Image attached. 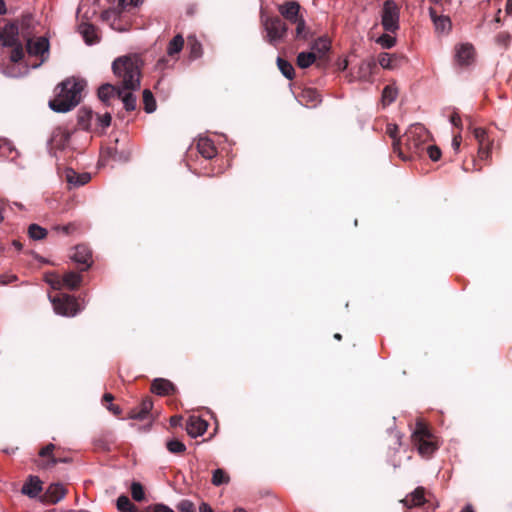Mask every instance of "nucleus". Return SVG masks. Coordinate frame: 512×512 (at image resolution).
<instances>
[{
	"label": "nucleus",
	"instance_id": "obj_23",
	"mask_svg": "<svg viewBox=\"0 0 512 512\" xmlns=\"http://www.w3.org/2000/svg\"><path fill=\"white\" fill-rule=\"evenodd\" d=\"M456 61L461 66L469 65L474 58V48L471 44H462L456 50Z\"/></svg>",
	"mask_w": 512,
	"mask_h": 512
},
{
	"label": "nucleus",
	"instance_id": "obj_29",
	"mask_svg": "<svg viewBox=\"0 0 512 512\" xmlns=\"http://www.w3.org/2000/svg\"><path fill=\"white\" fill-rule=\"evenodd\" d=\"M112 444H114V441L110 432L103 433L93 440L94 448L97 451L108 452Z\"/></svg>",
	"mask_w": 512,
	"mask_h": 512
},
{
	"label": "nucleus",
	"instance_id": "obj_14",
	"mask_svg": "<svg viewBox=\"0 0 512 512\" xmlns=\"http://www.w3.org/2000/svg\"><path fill=\"white\" fill-rule=\"evenodd\" d=\"M427 502L426 489L422 486L417 487L413 492L409 493L401 503L408 508L420 507Z\"/></svg>",
	"mask_w": 512,
	"mask_h": 512
},
{
	"label": "nucleus",
	"instance_id": "obj_63",
	"mask_svg": "<svg viewBox=\"0 0 512 512\" xmlns=\"http://www.w3.org/2000/svg\"><path fill=\"white\" fill-rule=\"evenodd\" d=\"M113 399H114V396H113L112 394H110V393H105V394L103 395L102 402H103V404L106 406L107 404L112 403Z\"/></svg>",
	"mask_w": 512,
	"mask_h": 512
},
{
	"label": "nucleus",
	"instance_id": "obj_47",
	"mask_svg": "<svg viewBox=\"0 0 512 512\" xmlns=\"http://www.w3.org/2000/svg\"><path fill=\"white\" fill-rule=\"evenodd\" d=\"M44 279L53 289H55V290L61 289V285H60L61 277L57 273L48 272L45 274Z\"/></svg>",
	"mask_w": 512,
	"mask_h": 512
},
{
	"label": "nucleus",
	"instance_id": "obj_28",
	"mask_svg": "<svg viewBox=\"0 0 512 512\" xmlns=\"http://www.w3.org/2000/svg\"><path fill=\"white\" fill-rule=\"evenodd\" d=\"M42 491V482L38 477L30 476L29 480L23 485L22 493L29 497H36Z\"/></svg>",
	"mask_w": 512,
	"mask_h": 512
},
{
	"label": "nucleus",
	"instance_id": "obj_62",
	"mask_svg": "<svg viewBox=\"0 0 512 512\" xmlns=\"http://www.w3.org/2000/svg\"><path fill=\"white\" fill-rule=\"evenodd\" d=\"M462 137L460 134L455 135L452 140V146L455 149L456 152H458L460 145H461Z\"/></svg>",
	"mask_w": 512,
	"mask_h": 512
},
{
	"label": "nucleus",
	"instance_id": "obj_24",
	"mask_svg": "<svg viewBox=\"0 0 512 512\" xmlns=\"http://www.w3.org/2000/svg\"><path fill=\"white\" fill-rule=\"evenodd\" d=\"M198 152L205 159H212L217 154V149L213 143V141L209 138L203 137L199 138L196 144Z\"/></svg>",
	"mask_w": 512,
	"mask_h": 512
},
{
	"label": "nucleus",
	"instance_id": "obj_36",
	"mask_svg": "<svg viewBox=\"0 0 512 512\" xmlns=\"http://www.w3.org/2000/svg\"><path fill=\"white\" fill-rule=\"evenodd\" d=\"M117 509L120 512H137V507L130 501L126 495H121L117 499Z\"/></svg>",
	"mask_w": 512,
	"mask_h": 512
},
{
	"label": "nucleus",
	"instance_id": "obj_60",
	"mask_svg": "<svg viewBox=\"0 0 512 512\" xmlns=\"http://www.w3.org/2000/svg\"><path fill=\"white\" fill-rule=\"evenodd\" d=\"M106 408L115 416H120L122 412L121 408L113 403L107 404Z\"/></svg>",
	"mask_w": 512,
	"mask_h": 512
},
{
	"label": "nucleus",
	"instance_id": "obj_21",
	"mask_svg": "<svg viewBox=\"0 0 512 512\" xmlns=\"http://www.w3.org/2000/svg\"><path fill=\"white\" fill-rule=\"evenodd\" d=\"M65 180L70 185V188H76L87 184L91 180V176L88 173L78 174L69 168L65 171Z\"/></svg>",
	"mask_w": 512,
	"mask_h": 512
},
{
	"label": "nucleus",
	"instance_id": "obj_1",
	"mask_svg": "<svg viewBox=\"0 0 512 512\" xmlns=\"http://www.w3.org/2000/svg\"><path fill=\"white\" fill-rule=\"evenodd\" d=\"M85 83L76 78H67L55 89V97L49 101V107L55 112L65 113L76 107L81 100Z\"/></svg>",
	"mask_w": 512,
	"mask_h": 512
},
{
	"label": "nucleus",
	"instance_id": "obj_13",
	"mask_svg": "<svg viewBox=\"0 0 512 512\" xmlns=\"http://www.w3.org/2000/svg\"><path fill=\"white\" fill-rule=\"evenodd\" d=\"M297 99L308 108H315L322 102L320 93L315 88L310 87L302 89Z\"/></svg>",
	"mask_w": 512,
	"mask_h": 512
},
{
	"label": "nucleus",
	"instance_id": "obj_30",
	"mask_svg": "<svg viewBox=\"0 0 512 512\" xmlns=\"http://www.w3.org/2000/svg\"><path fill=\"white\" fill-rule=\"evenodd\" d=\"M311 49L312 52L319 55V58H322L330 49V41L327 38L319 37L313 42Z\"/></svg>",
	"mask_w": 512,
	"mask_h": 512
},
{
	"label": "nucleus",
	"instance_id": "obj_17",
	"mask_svg": "<svg viewBox=\"0 0 512 512\" xmlns=\"http://www.w3.org/2000/svg\"><path fill=\"white\" fill-rule=\"evenodd\" d=\"M207 428L208 423L199 416H190L186 422V431L193 438L203 435Z\"/></svg>",
	"mask_w": 512,
	"mask_h": 512
},
{
	"label": "nucleus",
	"instance_id": "obj_25",
	"mask_svg": "<svg viewBox=\"0 0 512 512\" xmlns=\"http://www.w3.org/2000/svg\"><path fill=\"white\" fill-rule=\"evenodd\" d=\"M81 283L82 276L75 271L65 273L60 280L61 289L65 287L70 290H75L81 285Z\"/></svg>",
	"mask_w": 512,
	"mask_h": 512
},
{
	"label": "nucleus",
	"instance_id": "obj_58",
	"mask_svg": "<svg viewBox=\"0 0 512 512\" xmlns=\"http://www.w3.org/2000/svg\"><path fill=\"white\" fill-rule=\"evenodd\" d=\"M450 122L457 128H462V120L458 112H453L450 116Z\"/></svg>",
	"mask_w": 512,
	"mask_h": 512
},
{
	"label": "nucleus",
	"instance_id": "obj_45",
	"mask_svg": "<svg viewBox=\"0 0 512 512\" xmlns=\"http://www.w3.org/2000/svg\"><path fill=\"white\" fill-rule=\"evenodd\" d=\"M398 91L395 87L387 85L382 92V99L385 104H391L397 98Z\"/></svg>",
	"mask_w": 512,
	"mask_h": 512
},
{
	"label": "nucleus",
	"instance_id": "obj_12",
	"mask_svg": "<svg viewBox=\"0 0 512 512\" xmlns=\"http://www.w3.org/2000/svg\"><path fill=\"white\" fill-rule=\"evenodd\" d=\"M150 390L159 396H170L177 392V387L168 379L156 378L152 381Z\"/></svg>",
	"mask_w": 512,
	"mask_h": 512
},
{
	"label": "nucleus",
	"instance_id": "obj_39",
	"mask_svg": "<svg viewBox=\"0 0 512 512\" xmlns=\"http://www.w3.org/2000/svg\"><path fill=\"white\" fill-rule=\"evenodd\" d=\"M229 481H230V477L225 470L218 468L213 472L212 479H211V482L213 485L220 486L223 484H228Z\"/></svg>",
	"mask_w": 512,
	"mask_h": 512
},
{
	"label": "nucleus",
	"instance_id": "obj_55",
	"mask_svg": "<svg viewBox=\"0 0 512 512\" xmlns=\"http://www.w3.org/2000/svg\"><path fill=\"white\" fill-rule=\"evenodd\" d=\"M478 156L481 160H485L490 154V142L478 144Z\"/></svg>",
	"mask_w": 512,
	"mask_h": 512
},
{
	"label": "nucleus",
	"instance_id": "obj_10",
	"mask_svg": "<svg viewBox=\"0 0 512 512\" xmlns=\"http://www.w3.org/2000/svg\"><path fill=\"white\" fill-rule=\"evenodd\" d=\"M70 258L74 262L83 265V267L80 269L81 271L88 270L93 263L92 251L88 246L84 244L75 246L73 253L70 255Z\"/></svg>",
	"mask_w": 512,
	"mask_h": 512
},
{
	"label": "nucleus",
	"instance_id": "obj_44",
	"mask_svg": "<svg viewBox=\"0 0 512 512\" xmlns=\"http://www.w3.org/2000/svg\"><path fill=\"white\" fill-rule=\"evenodd\" d=\"M131 496L135 501L141 502L145 500V491L144 487L139 482H132L131 487Z\"/></svg>",
	"mask_w": 512,
	"mask_h": 512
},
{
	"label": "nucleus",
	"instance_id": "obj_59",
	"mask_svg": "<svg viewBox=\"0 0 512 512\" xmlns=\"http://www.w3.org/2000/svg\"><path fill=\"white\" fill-rule=\"evenodd\" d=\"M17 280V276L16 275H1L0 276V282L4 285L6 284H10L14 281Z\"/></svg>",
	"mask_w": 512,
	"mask_h": 512
},
{
	"label": "nucleus",
	"instance_id": "obj_15",
	"mask_svg": "<svg viewBox=\"0 0 512 512\" xmlns=\"http://www.w3.org/2000/svg\"><path fill=\"white\" fill-rule=\"evenodd\" d=\"M281 16L290 23L297 21L302 17L300 12V4L296 1H286L278 6Z\"/></svg>",
	"mask_w": 512,
	"mask_h": 512
},
{
	"label": "nucleus",
	"instance_id": "obj_7",
	"mask_svg": "<svg viewBox=\"0 0 512 512\" xmlns=\"http://www.w3.org/2000/svg\"><path fill=\"white\" fill-rule=\"evenodd\" d=\"M51 302L55 312L63 316H75L80 311L76 298L68 294L59 293L51 299Z\"/></svg>",
	"mask_w": 512,
	"mask_h": 512
},
{
	"label": "nucleus",
	"instance_id": "obj_20",
	"mask_svg": "<svg viewBox=\"0 0 512 512\" xmlns=\"http://www.w3.org/2000/svg\"><path fill=\"white\" fill-rule=\"evenodd\" d=\"M66 488L59 483L51 484L44 494V500L50 504H56L66 495Z\"/></svg>",
	"mask_w": 512,
	"mask_h": 512
},
{
	"label": "nucleus",
	"instance_id": "obj_53",
	"mask_svg": "<svg viewBox=\"0 0 512 512\" xmlns=\"http://www.w3.org/2000/svg\"><path fill=\"white\" fill-rule=\"evenodd\" d=\"M432 161H438L441 157V150L438 146L428 145L425 149Z\"/></svg>",
	"mask_w": 512,
	"mask_h": 512
},
{
	"label": "nucleus",
	"instance_id": "obj_64",
	"mask_svg": "<svg viewBox=\"0 0 512 512\" xmlns=\"http://www.w3.org/2000/svg\"><path fill=\"white\" fill-rule=\"evenodd\" d=\"M199 512H214L211 506L203 502L199 507Z\"/></svg>",
	"mask_w": 512,
	"mask_h": 512
},
{
	"label": "nucleus",
	"instance_id": "obj_31",
	"mask_svg": "<svg viewBox=\"0 0 512 512\" xmlns=\"http://www.w3.org/2000/svg\"><path fill=\"white\" fill-rule=\"evenodd\" d=\"M184 46V38L181 34H177L167 46V54L171 57L179 54Z\"/></svg>",
	"mask_w": 512,
	"mask_h": 512
},
{
	"label": "nucleus",
	"instance_id": "obj_6",
	"mask_svg": "<svg viewBox=\"0 0 512 512\" xmlns=\"http://www.w3.org/2000/svg\"><path fill=\"white\" fill-rule=\"evenodd\" d=\"M399 7L393 0H386L381 11V24L386 32L395 33L399 29Z\"/></svg>",
	"mask_w": 512,
	"mask_h": 512
},
{
	"label": "nucleus",
	"instance_id": "obj_2",
	"mask_svg": "<svg viewBox=\"0 0 512 512\" xmlns=\"http://www.w3.org/2000/svg\"><path fill=\"white\" fill-rule=\"evenodd\" d=\"M142 61L137 55L122 56L114 60L112 69L127 90H137L140 87Z\"/></svg>",
	"mask_w": 512,
	"mask_h": 512
},
{
	"label": "nucleus",
	"instance_id": "obj_34",
	"mask_svg": "<svg viewBox=\"0 0 512 512\" xmlns=\"http://www.w3.org/2000/svg\"><path fill=\"white\" fill-rule=\"evenodd\" d=\"M119 87H115L111 84H103L98 89V97L101 101L107 102L112 96H117V90Z\"/></svg>",
	"mask_w": 512,
	"mask_h": 512
},
{
	"label": "nucleus",
	"instance_id": "obj_49",
	"mask_svg": "<svg viewBox=\"0 0 512 512\" xmlns=\"http://www.w3.org/2000/svg\"><path fill=\"white\" fill-rule=\"evenodd\" d=\"M376 42L383 48L389 49L396 44V39L389 34H383L377 39Z\"/></svg>",
	"mask_w": 512,
	"mask_h": 512
},
{
	"label": "nucleus",
	"instance_id": "obj_19",
	"mask_svg": "<svg viewBox=\"0 0 512 512\" xmlns=\"http://www.w3.org/2000/svg\"><path fill=\"white\" fill-rule=\"evenodd\" d=\"M19 33L17 27L13 23L6 24L0 31V41L3 46H11L19 43Z\"/></svg>",
	"mask_w": 512,
	"mask_h": 512
},
{
	"label": "nucleus",
	"instance_id": "obj_11",
	"mask_svg": "<svg viewBox=\"0 0 512 512\" xmlns=\"http://www.w3.org/2000/svg\"><path fill=\"white\" fill-rule=\"evenodd\" d=\"M376 68L377 63L374 60H363L352 73V76L356 80L370 82Z\"/></svg>",
	"mask_w": 512,
	"mask_h": 512
},
{
	"label": "nucleus",
	"instance_id": "obj_43",
	"mask_svg": "<svg viewBox=\"0 0 512 512\" xmlns=\"http://www.w3.org/2000/svg\"><path fill=\"white\" fill-rule=\"evenodd\" d=\"M166 448L170 453L183 454L186 451V446L178 439H170L166 442Z\"/></svg>",
	"mask_w": 512,
	"mask_h": 512
},
{
	"label": "nucleus",
	"instance_id": "obj_3",
	"mask_svg": "<svg viewBox=\"0 0 512 512\" xmlns=\"http://www.w3.org/2000/svg\"><path fill=\"white\" fill-rule=\"evenodd\" d=\"M430 138V134L422 124L411 125L403 135L404 160L412 159L414 156H421L426 149V143Z\"/></svg>",
	"mask_w": 512,
	"mask_h": 512
},
{
	"label": "nucleus",
	"instance_id": "obj_38",
	"mask_svg": "<svg viewBox=\"0 0 512 512\" xmlns=\"http://www.w3.org/2000/svg\"><path fill=\"white\" fill-rule=\"evenodd\" d=\"M429 14L437 29L445 30L447 26H450V19L438 16L434 8H429Z\"/></svg>",
	"mask_w": 512,
	"mask_h": 512
},
{
	"label": "nucleus",
	"instance_id": "obj_52",
	"mask_svg": "<svg viewBox=\"0 0 512 512\" xmlns=\"http://www.w3.org/2000/svg\"><path fill=\"white\" fill-rule=\"evenodd\" d=\"M179 512H196L195 505L190 500H181L177 506Z\"/></svg>",
	"mask_w": 512,
	"mask_h": 512
},
{
	"label": "nucleus",
	"instance_id": "obj_57",
	"mask_svg": "<svg viewBox=\"0 0 512 512\" xmlns=\"http://www.w3.org/2000/svg\"><path fill=\"white\" fill-rule=\"evenodd\" d=\"M97 120L103 128H107L111 124V115L110 113L97 115Z\"/></svg>",
	"mask_w": 512,
	"mask_h": 512
},
{
	"label": "nucleus",
	"instance_id": "obj_4",
	"mask_svg": "<svg viewBox=\"0 0 512 512\" xmlns=\"http://www.w3.org/2000/svg\"><path fill=\"white\" fill-rule=\"evenodd\" d=\"M412 442L419 454L424 457H430L438 449L435 436L422 421L416 422L415 430L412 433Z\"/></svg>",
	"mask_w": 512,
	"mask_h": 512
},
{
	"label": "nucleus",
	"instance_id": "obj_35",
	"mask_svg": "<svg viewBox=\"0 0 512 512\" xmlns=\"http://www.w3.org/2000/svg\"><path fill=\"white\" fill-rule=\"evenodd\" d=\"M277 66H278L279 70L281 71V73L287 79L292 80L294 78L295 70L289 61H287L281 57H278L277 58Z\"/></svg>",
	"mask_w": 512,
	"mask_h": 512
},
{
	"label": "nucleus",
	"instance_id": "obj_42",
	"mask_svg": "<svg viewBox=\"0 0 512 512\" xmlns=\"http://www.w3.org/2000/svg\"><path fill=\"white\" fill-rule=\"evenodd\" d=\"M296 24V35L295 38L298 40L308 39L309 31L306 28V23L303 17H300L297 21L292 22Z\"/></svg>",
	"mask_w": 512,
	"mask_h": 512
},
{
	"label": "nucleus",
	"instance_id": "obj_61",
	"mask_svg": "<svg viewBox=\"0 0 512 512\" xmlns=\"http://www.w3.org/2000/svg\"><path fill=\"white\" fill-rule=\"evenodd\" d=\"M70 459L68 458H59V457H56L55 455H51V463H50V467H53L55 465H57L58 463H66V462H69Z\"/></svg>",
	"mask_w": 512,
	"mask_h": 512
},
{
	"label": "nucleus",
	"instance_id": "obj_32",
	"mask_svg": "<svg viewBox=\"0 0 512 512\" xmlns=\"http://www.w3.org/2000/svg\"><path fill=\"white\" fill-rule=\"evenodd\" d=\"M317 59V56L314 52H301L297 55L296 63L297 66L305 69L311 66Z\"/></svg>",
	"mask_w": 512,
	"mask_h": 512
},
{
	"label": "nucleus",
	"instance_id": "obj_18",
	"mask_svg": "<svg viewBox=\"0 0 512 512\" xmlns=\"http://www.w3.org/2000/svg\"><path fill=\"white\" fill-rule=\"evenodd\" d=\"M13 24L17 27L19 35H21L24 40L33 37L34 18L31 14L23 15L19 20L13 22Z\"/></svg>",
	"mask_w": 512,
	"mask_h": 512
},
{
	"label": "nucleus",
	"instance_id": "obj_16",
	"mask_svg": "<svg viewBox=\"0 0 512 512\" xmlns=\"http://www.w3.org/2000/svg\"><path fill=\"white\" fill-rule=\"evenodd\" d=\"M153 408V400L151 397H145L140 405L136 408L131 409L128 414V419L134 420H145L149 417V414Z\"/></svg>",
	"mask_w": 512,
	"mask_h": 512
},
{
	"label": "nucleus",
	"instance_id": "obj_41",
	"mask_svg": "<svg viewBox=\"0 0 512 512\" xmlns=\"http://www.w3.org/2000/svg\"><path fill=\"white\" fill-rule=\"evenodd\" d=\"M143 103H144V110L147 113H152L156 110V101L152 94V92L148 89H145L143 91Z\"/></svg>",
	"mask_w": 512,
	"mask_h": 512
},
{
	"label": "nucleus",
	"instance_id": "obj_33",
	"mask_svg": "<svg viewBox=\"0 0 512 512\" xmlns=\"http://www.w3.org/2000/svg\"><path fill=\"white\" fill-rule=\"evenodd\" d=\"M93 112L88 108H81L78 111V125L84 130H89Z\"/></svg>",
	"mask_w": 512,
	"mask_h": 512
},
{
	"label": "nucleus",
	"instance_id": "obj_56",
	"mask_svg": "<svg viewBox=\"0 0 512 512\" xmlns=\"http://www.w3.org/2000/svg\"><path fill=\"white\" fill-rule=\"evenodd\" d=\"M147 512H174L170 507L164 504H154L147 507Z\"/></svg>",
	"mask_w": 512,
	"mask_h": 512
},
{
	"label": "nucleus",
	"instance_id": "obj_27",
	"mask_svg": "<svg viewBox=\"0 0 512 512\" xmlns=\"http://www.w3.org/2000/svg\"><path fill=\"white\" fill-rule=\"evenodd\" d=\"M131 91L124 89L123 86L117 90V97L122 100L127 111H134L137 107L136 96Z\"/></svg>",
	"mask_w": 512,
	"mask_h": 512
},
{
	"label": "nucleus",
	"instance_id": "obj_54",
	"mask_svg": "<svg viewBox=\"0 0 512 512\" xmlns=\"http://www.w3.org/2000/svg\"><path fill=\"white\" fill-rule=\"evenodd\" d=\"M473 134L478 141V144L490 142L487 138L486 130L483 128H475Z\"/></svg>",
	"mask_w": 512,
	"mask_h": 512
},
{
	"label": "nucleus",
	"instance_id": "obj_51",
	"mask_svg": "<svg viewBox=\"0 0 512 512\" xmlns=\"http://www.w3.org/2000/svg\"><path fill=\"white\" fill-rule=\"evenodd\" d=\"M511 39L512 37L508 32H501L495 37L496 43L504 48H508Z\"/></svg>",
	"mask_w": 512,
	"mask_h": 512
},
{
	"label": "nucleus",
	"instance_id": "obj_8",
	"mask_svg": "<svg viewBox=\"0 0 512 512\" xmlns=\"http://www.w3.org/2000/svg\"><path fill=\"white\" fill-rule=\"evenodd\" d=\"M26 41V51L30 56L40 57L41 63H44L49 55L50 44L46 37H30Z\"/></svg>",
	"mask_w": 512,
	"mask_h": 512
},
{
	"label": "nucleus",
	"instance_id": "obj_50",
	"mask_svg": "<svg viewBox=\"0 0 512 512\" xmlns=\"http://www.w3.org/2000/svg\"><path fill=\"white\" fill-rule=\"evenodd\" d=\"M55 449V445L50 443L48 445H46L45 447H43L40 451H39V456L41 457H47L48 458V461L46 462L45 465H43L45 468H49L50 467V463H51V455H53V450Z\"/></svg>",
	"mask_w": 512,
	"mask_h": 512
},
{
	"label": "nucleus",
	"instance_id": "obj_5",
	"mask_svg": "<svg viewBox=\"0 0 512 512\" xmlns=\"http://www.w3.org/2000/svg\"><path fill=\"white\" fill-rule=\"evenodd\" d=\"M262 26L266 32V41L275 46L284 40L288 32V25L280 16L261 15Z\"/></svg>",
	"mask_w": 512,
	"mask_h": 512
},
{
	"label": "nucleus",
	"instance_id": "obj_48",
	"mask_svg": "<svg viewBox=\"0 0 512 512\" xmlns=\"http://www.w3.org/2000/svg\"><path fill=\"white\" fill-rule=\"evenodd\" d=\"M52 229L64 235H71L78 230V226L75 223H68L67 225H55Z\"/></svg>",
	"mask_w": 512,
	"mask_h": 512
},
{
	"label": "nucleus",
	"instance_id": "obj_37",
	"mask_svg": "<svg viewBox=\"0 0 512 512\" xmlns=\"http://www.w3.org/2000/svg\"><path fill=\"white\" fill-rule=\"evenodd\" d=\"M47 234V230L38 224H31L28 227V235L33 240H43Z\"/></svg>",
	"mask_w": 512,
	"mask_h": 512
},
{
	"label": "nucleus",
	"instance_id": "obj_9",
	"mask_svg": "<svg viewBox=\"0 0 512 512\" xmlns=\"http://www.w3.org/2000/svg\"><path fill=\"white\" fill-rule=\"evenodd\" d=\"M407 62L408 59L403 54H390L383 52L378 55L376 63H378L384 69L394 70L406 64Z\"/></svg>",
	"mask_w": 512,
	"mask_h": 512
},
{
	"label": "nucleus",
	"instance_id": "obj_22",
	"mask_svg": "<svg viewBox=\"0 0 512 512\" xmlns=\"http://www.w3.org/2000/svg\"><path fill=\"white\" fill-rule=\"evenodd\" d=\"M386 133L393 139V151L398 154L401 159H405L404 150L402 148V138L399 137V128L396 124H387Z\"/></svg>",
	"mask_w": 512,
	"mask_h": 512
},
{
	"label": "nucleus",
	"instance_id": "obj_46",
	"mask_svg": "<svg viewBox=\"0 0 512 512\" xmlns=\"http://www.w3.org/2000/svg\"><path fill=\"white\" fill-rule=\"evenodd\" d=\"M12 48L10 60L14 63L20 62L24 58V48L21 42L16 45H11Z\"/></svg>",
	"mask_w": 512,
	"mask_h": 512
},
{
	"label": "nucleus",
	"instance_id": "obj_26",
	"mask_svg": "<svg viewBox=\"0 0 512 512\" xmlns=\"http://www.w3.org/2000/svg\"><path fill=\"white\" fill-rule=\"evenodd\" d=\"M79 33L83 36L84 41L88 45L95 44L99 41L96 33V28L90 23L83 22L78 26Z\"/></svg>",
	"mask_w": 512,
	"mask_h": 512
},
{
	"label": "nucleus",
	"instance_id": "obj_40",
	"mask_svg": "<svg viewBox=\"0 0 512 512\" xmlns=\"http://www.w3.org/2000/svg\"><path fill=\"white\" fill-rule=\"evenodd\" d=\"M188 47L191 59H197L202 55V45L195 37H188Z\"/></svg>",
	"mask_w": 512,
	"mask_h": 512
}]
</instances>
